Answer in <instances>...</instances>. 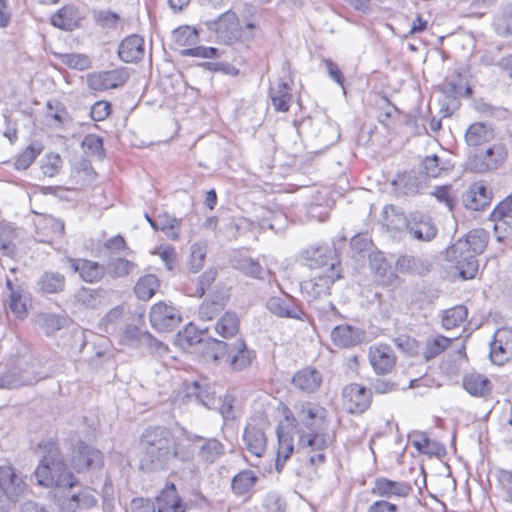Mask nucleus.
I'll list each match as a JSON object with an SVG mask.
<instances>
[{
    "label": "nucleus",
    "instance_id": "26",
    "mask_svg": "<svg viewBox=\"0 0 512 512\" xmlns=\"http://www.w3.org/2000/svg\"><path fill=\"white\" fill-rule=\"evenodd\" d=\"M101 459V452L99 450L80 442L77 444L76 454L73 457V464L76 470L83 471L99 467Z\"/></svg>",
    "mask_w": 512,
    "mask_h": 512
},
{
    "label": "nucleus",
    "instance_id": "6",
    "mask_svg": "<svg viewBox=\"0 0 512 512\" xmlns=\"http://www.w3.org/2000/svg\"><path fill=\"white\" fill-rule=\"evenodd\" d=\"M205 26L224 44L234 43L241 35L238 17L230 10L222 13L217 19L206 21Z\"/></svg>",
    "mask_w": 512,
    "mask_h": 512
},
{
    "label": "nucleus",
    "instance_id": "11",
    "mask_svg": "<svg viewBox=\"0 0 512 512\" xmlns=\"http://www.w3.org/2000/svg\"><path fill=\"white\" fill-rule=\"evenodd\" d=\"M343 399L347 410L352 414L365 412L371 403L372 393L366 387L351 383L343 389Z\"/></svg>",
    "mask_w": 512,
    "mask_h": 512
},
{
    "label": "nucleus",
    "instance_id": "63",
    "mask_svg": "<svg viewBox=\"0 0 512 512\" xmlns=\"http://www.w3.org/2000/svg\"><path fill=\"white\" fill-rule=\"evenodd\" d=\"M82 146L86 148L92 155L101 158L104 154L103 141L100 137L89 134L82 141Z\"/></svg>",
    "mask_w": 512,
    "mask_h": 512
},
{
    "label": "nucleus",
    "instance_id": "50",
    "mask_svg": "<svg viewBox=\"0 0 512 512\" xmlns=\"http://www.w3.org/2000/svg\"><path fill=\"white\" fill-rule=\"evenodd\" d=\"M27 301V294L23 289L12 291L9 294L8 306L17 317L24 318L27 314Z\"/></svg>",
    "mask_w": 512,
    "mask_h": 512
},
{
    "label": "nucleus",
    "instance_id": "19",
    "mask_svg": "<svg viewBox=\"0 0 512 512\" xmlns=\"http://www.w3.org/2000/svg\"><path fill=\"white\" fill-rule=\"evenodd\" d=\"M243 441L247 451L256 457H262L267 449V436L260 425L249 423L244 429Z\"/></svg>",
    "mask_w": 512,
    "mask_h": 512
},
{
    "label": "nucleus",
    "instance_id": "59",
    "mask_svg": "<svg viewBox=\"0 0 512 512\" xmlns=\"http://www.w3.org/2000/svg\"><path fill=\"white\" fill-rule=\"evenodd\" d=\"M511 355L512 352H508V350H506V346L498 343L497 340L493 338V341L490 344V358L493 363L502 365Z\"/></svg>",
    "mask_w": 512,
    "mask_h": 512
},
{
    "label": "nucleus",
    "instance_id": "3",
    "mask_svg": "<svg viewBox=\"0 0 512 512\" xmlns=\"http://www.w3.org/2000/svg\"><path fill=\"white\" fill-rule=\"evenodd\" d=\"M339 278V271L319 272L301 283L303 297L320 314L334 315L336 308L329 299L330 288L335 280Z\"/></svg>",
    "mask_w": 512,
    "mask_h": 512
},
{
    "label": "nucleus",
    "instance_id": "16",
    "mask_svg": "<svg viewBox=\"0 0 512 512\" xmlns=\"http://www.w3.org/2000/svg\"><path fill=\"white\" fill-rule=\"evenodd\" d=\"M326 410L312 403H302L297 411L298 421L308 432L322 431L324 429Z\"/></svg>",
    "mask_w": 512,
    "mask_h": 512
},
{
    "label": "nucleus",
    "instance_id": "29",
    "mask_svg": "<svg viewBox=\"0 0 512 512\" xmlns=\"http://www.w3.org/2000/svg\"><path fill=\"white\" fill-rule=\"evenodd\" d=\"M198 342L201 345V353L207 360L213 362L223 360L226 362L229 342L215 338L200 339Z\"/></svg>",
    "mask_w": 512,
    "mask_h": 512
},
{
    "label": "nucleus",
    "instance_id": "23",
    "mask_svg": "<svg viewBox=\"0 0 512 512\" xmlns=\"http://www.w3.org/2000/svg\"><path fill=\"white\" fill-rule=\"evenodd\" d=\"M186 505L173 483L167 484L156 497V512H185Z\"/></svg>",
    "mask_w": 512,
    "mask_h": 512
},
{
    "label": "nucleus",
    "instance_id": "48",
    "mask_svg": "<svg viewBox=\"0 0 512 512\" xmlns=\"http://www.w3.org/2000/svg\"><path fill=\"white\" fill-rule=\"evenodd\" d=\"M37 381L38 379L35 376L27 372L21 374L11 372L6 374L2 378L1 387H5L8 389H16L25 385H33Z\"/></svg>",
    "mask_w": 512,
    "mask_h": 512
},
{
    "label": "nucleus",
    "instance_id": "15",
    "mask_svg": "<svg viewBox=\"0 0 512 512\" xmlns=\"http://www.w3.org/2000/svg\"><path fill=\"white\" fill-rule=\"evenodd\" d=\"M371 492L373 495L382 498L396 499L407 497L412 492V487L404 481H393L379 477L375 480Z\"/></svg>",
    "mask_w": 512,
    "mask_h": 512
},
{
    "label": "nucleus",
    "instance_id": "53",
    "mask_svg": "<svg viewBox=\"0 0 512 512\" xmlns=\"http://www.w3.org/2000/svg\"><path fill=\"white\" fill-rule=\"evenodd\" d=\"M61 61L69 68L83 71L91 66V61L84 54L67 53L61 55Z\"/></svg>",
    "mask_w": 512,
    "mask_h": 512
},
{
    "label": "nucleus",
    "instance_id": "54",
    "mask_svg": "<svg viewBox=\"0 0 512 512\" xmlns=\"http://www.w3.org/2000/svg\"><path fill=\"white\" fill-rule=\"evenodd\" d=\"M224 308V303L220 300L204 301L199 306V318L203 321L212 320Z\"/></svg>",
    "mask_w": 512,
    "mask_h": 512
},
{
    "label": "nucleus",
    "instance_id": "57",
    "mask_svg": "<svg viewBox=\"0 0 512 512\" xmlns=\"http://www.w3.org/2000/svg\"><path fill=\"white\" fill-rule=\"evenodd\" d=\"M138 348H141L148 353L166 352L168 350L166 345H164L161 341L156 339L151 333L147 331H145L142 335V339H140V345Z\"/></svg>",
    "mask_w": 512,
    "mask_h": 512
},
{
    "label": "nucleus",
    "instance_id": "55",
    "mask_svg": "<svg viewBox=\"0 0 512 512\" xmlns=\"http://www.w3.org/2000/svg\"><path fill=\"white\" fill-rule=\"evenodd\" d=\"M187 397H194L199 403L204 405L207 408H211L213 404L214 398L210 395L206 390L201 389L200 385L197 382H193L192 384L186 387Z\"/></svg>",
    "mask_w": 512,
    "mask_h": 512
},
{
    "label": "nucleus",
    "instance_id": "37",
    "mask_svg": "<svg viewBox=\"0 0 512 512\" xmlns=\"http://www.w3.org/2000/svg\"><path fill=\"white\" fill-rule=\"evenodd\" d=\"M195 439L203 441L199 446L198 456L206 463H214L224 453V445L215 438L202 439L199 436H195Z\"/></svg>",
    "mask_w": 512,
    "mask_h": 512
},
{
    "label": "nucleus",
    "instance_id": "10",
    "mask_svg": "<svg viewBox=\"0 0 512 512\" xmlns=\"http://www.w3.org/2000/svg\"><path fill=\"white\" fill-rule=\"evenodd\" d=\"M128 78V73L124 69H114L89 73L86 82L90 90L102 92L123 86Z\"/></svg>",
    "mask_w": 512,
    "mask_h": 512
},
{
    "label": "nucleus",
    "instance_id": "45",
    "mask_svg": "<svg viewBox=\"0 0 512 512\" xmlns=\"http://www.w3.org/2000/svg\"><path fill=\"white\" fill-rule=\"evenodd\" d=\"M235 268L243 272L245 275L262 279L265 274V269L259 262L251 257H241L235 261Z\"/></svg>",
    "mask_w": 512,
    "mask_h": 512
},
{
    "label": "nucleus",
    "instance_id": "36",
    "mask_svg": "<svg viewBox=\"0 0 512 512\" xmlns=\"http://www.w3.org/2000/svg\"><path fill=\"white\" fill-rule=\"evenodd\" d=\"M383 224L387 229L391 231H402L408 230L409 214L398 211L395 206L387 205L384 207L383 212Z\"/></svg>",
    "mask_w": 512,
    "mask_h": 512
},
{
    "label": "nucleus",
    "instance_id": "52",
    "mask_svg": "<svg viewBox=\"0 0 512 512\" xmlns=\"http://www.w3.org/2000/svg\"><path fill=\"white\" fill-rule=\"evenodd\" d=\"M173 39L179 46L193 45L198 41V31L191 26H181L173 31Z\"/></svg>",
    "mask_w": 512,
    "mask_h": 512
},
{
    "label": "nucleus",
    "instance_id": "2",
    "mask_svg": "<svg viewBox=\"0 0 512 512\" xmlns=\"http://www.w3.org/2000/svg\"><path fill=\"white\" fill-rule=\"evenodd\" d=\"M42 448V445L39 446ZM46 454L35 470L39 485L44 487L71 488L75 484L74 475L68 471L57 446L50 442L43 446Z\"/></svg>",
    "mask_w": 512,
    "mask_h": 512
},
{
    "label": "nucleus",
    "instance_id": "12",
    "mask_svg": "<svg viewBox=\"0 0 512 512\" xmlns=\"http://www.w3.org/2000/svg\"><path fill=\"white\" fill-rule=\"evenodd\" d=\"M506 155V150L502 145L497 144L487 147L484 150L477 151L473 155L471 168L478 173L496 169Z\"/></svg>",
    "mask_w": 512,
    "mask_h": 512
},
{
    "label": "nucleus",
    "instance_id": "21",
    "mask_svg": "<svg viewBox=\"0 0 512 512\" xmlns=\"http://www.w3.org/2000/svg\"><path fill=\"white\" fill-rule=\"evenodd\" d=\"M462 386L471 396L482 399H488L493 389L491 381L477 372L465 374L462 379Z\"/></svg>",
    "mask_w": 512,
    "mask_h": 512
},
{
    "label": "nucleus",
    "instance_id": "25",
    "mask_svg": "<svg viewBox=\"0 0 512 512\" xmlns=\"http://www.w3.org/2000/svg\"><path fill=\"white\" fill-rule=\"evenodd\" d=\"M331 339L338 347H353L362 342L364 332L351 325H339L331 331Z\"/></svg>",
    "mask_w": 512,
    "mask_h": 512
},
{
    "label": "nucleus",
    "instance_id": "47",
    "mask_svg": "<svg viewBox=\"0 0 512 512\" xmlns=\"http://www.w3.org/2000/svg\"><path fill=\"white\" fill-rule=\"evenodd\" d=\"M450 343L451 339L442 335H438L433 339H428L422 352V356L426 361H429L442 353Z\"/></svg>",
    "mask_w": 512,
    "mask_h": 512
},
{
    "label": "nucleus",
    "instance_id": "33",
    "mask_svg": "<svg viewBox=\"0 0 512 512\" xmlns=\"http://www.w3.org/2000/svg\"><path fill=\"white\" fill-rule=\"evenodd\" d=\"M422 167L426 176L437 178L447 175L453 165L448 159H442L438 155L432 154L423 159Z\"/></svg>",
    "mask_w": 512,
    "mask_h": 512
},
{
    "label": "nucleus",
    "instance_id": "8",
    "mask_svg": "<svg viewBox=\"0 0 512 512\" xmlns=\"http://www.w3.org/2000/svg\"><path fill=\"white\" fill-rule=\"evenodd\" d=\"M149 320L156 331L170 332L181 323L182 315L174 306L165 302H158L151 307Z\"/></svg>",
    "mask_w": 512,
    "mask_h": 512
},
{
    "label": "nucleus",
    "instance_id": "34",
    "mask_svg": "<svg viewBox=\"0 0 512 512\" xmlns=\"http://www.w3.org/2000/svg\"><path fill=\"white\" fill-rule=\"evenodd\" d=\"M494 137L491 127L484 123H474L469 126L465 133V140L469 146L478 147L488 143Z\"/></svg>",
    "mask_w": 512,
    "mask_h": 512
},
{
    "label": "nucleus",
    "instance_id": "58",
    "mask_svg": "<svg viewBox=\"0 0 512 512\" xmlns=\"http://www.w3.org/2000/svg\"><path fill=\"white\" fill-rule=\"evenodd\" d=\"M144 332L145 331L139 330L136 326L128 325L123 331L120 341L126 346L138 348Z\"/></svg>",
    "mask_w": 512,
    "mask_h": 512
},
{
    "label": "nucleus",
    "instance_id": "60",
    "mask_svg": "<svg viewBox=\"0 0 512 512\" xmlns=\"http://www.w3.org/2000/svg\"><path fill=\"white\" fill-rule=\"evenodd\" d=\"M431 194L438 202L443 203L449 210H452L455 204V196L452 193L451 186H437Z\"/></svg>",
    "mask_w": 512,
    "mask_h": 512
},
{
    "label": "nucleus",
    "instance_id": "31",
    "mask_svg": "<svg viewBox=\"0 0 512 512\" xmlns=\"http://www.w3.org/2000/svg\"><path fill=\"white\" fill-rule=\"evenodd\" d=\"M278 449L275 460V468L277 472H281L286 461L291 457L294 451L293 438L280 427L277 428Z\"/></svg>",
    "mask_w": 512,
    "mask_h": 512
},
{
    "label": "nucleus",
    "instance_id": "40",
    "mask_svg": "<svg viewBox=\"0 0 512 512\" xmlns=\"http://www.w3.org/2000/svg\"><path fill=\"white\" fill-rule=\"evenodd\" d=\"M290 88L284 82L278 83L277 87L270 88V96L275 110L287 112L290 108L292 94Z\"/></svg>",
    "mask_w": 512,
    "mask_h": 512
},
{
    "label": "nucleus",
    "instance_id": "18",
    "mask_svg": "<svg viewBox=\"0 0 512 512\" xmlns=\"http://www.w3.org/2000/svg\"><path fill=\"white\" fill-rule=\"evenodd\" d=\"M266 308L280 318H292L302 320L303 311L296 304L295 300L286 295L285 297H270L266 302Z\"/></svg>",
    "mask_w": 512,
    "mask_h": 512
},
{
    "label": "nucleus",
    "instance_id": "22",
    "mask_svg": "<svg viewBox=\"0 0 512 512\" xmlns=\"http://www.w3.org/2000/svg\"><path fill=\"white\" fill-rule=\"evenodd\" d=\"M322 375L312 367H305L297 371L292 377V384L303 393H315L321 386Z\"/></svg>",
    "mask_w": 512,
    "mask_h": 512
},
{
    "label": "nucleus",
    "instance_id": "28",
    "mask_svg": "<svg viewBox=\"0 0 512 512\" xmlns=\"http://www.w3.org/2000/svg\"><path fill=\"white\" fill-rule=\"evenodd\" d=\"M369 266L382 284L390 285L395 281L396 274L382 252H373L369 255Z\"/></svg>",
    "mask_w": 512,
    "mask_h": 512
},
{
    "label": "nucleus",
    "instance_id": "38",
    "mask_svg": "<svg viewBox=\"0 0 512 512\" xmlns=\"http://www.w3.org/2000/svg\"><path fill=\"white\" fill-rule=\"evenodd\" d=\"M154 230H161L171 240L179 236L180 220L167 213L159 214L152 223Z\"/></svg>",
    "mask_w": 512,
    "mask_h": 512
},
{
    "label": "nucleus",
    "instance_id": "14",
    "mask_svg": "<svg viewBox=\"0 0 512 512\" xmlns=\"http://www.w3.org/2000/svg\"><path fill=\"white\" fill-rule=\"evenodd\" d=\"M254 352L248 349L244 340L237 338L229 342L226 363L234 371H242L252 364Z\"/></svg>",
    "mask_w": 512,
    "mask_h": 512
},
{
    "label": "nucleus",
    "instance_id": "46",
    "mask_svg": "<svg viewBox=\"0 0 512 512\" xmlns=\"http://www.w3.org/2000/svg\"><path fill=\"white\" fill-rule=\"evenodd\" d=\"M16 237L17 232L11 225L0 223V251L3 255L12 256L15 253L13 240Z\"/></svg>",
    "mask_w": 512,
    "mask_h": 512
},
{
    "label": "nucleus",
    "instance_id": "49",
    "mask_svg": "<svg viewBox=\"0 0 512 512\" xmlns=\"http://www.w3.org/2000/svg\"><path fill=\"white\" fill-rule=\"evenodd\" d=\"M42 327L46 334H53L68 326L70 320L66 315L47 313L41 316Z\"/></svg>",
    "mask_w": 512,
    "mask_h": 512
},
{
    "label": "nucleus",
    "instance_id": "4",
    "mask_svg": "<svg viewBox=\"0 0 512 512\" xmlns=\"http://www.w3.org/2000/svg\"><path fill=\"white\" fill-rule=\"evenodd\" d=\"M26 483L11 466L0 467V512H8L11 505L20 500Z\"/></svg>",
    "mask_w": 512,
    "mask_h": 512
},
{
    "label": "nucleus",
    "instance_id": "61",
    "mask_svg": "<svg viewBox=\"0 0 512 512\" xmlns=\"http://www.w3.org/2000/svg\"><path fill=\"white\" fill-rule=\"evenodd\" d=\"M496 31L502 36H512V8H507L495 21Z\"/></svg>",
    "mask_w": 512,
    "mask_h": 512
},
{
    "label": "nucleus",
    "instance_id": "35",
    "mask_svg": "<svg viewBox=\"0 0 512 512\" xmlns=\"http://www.w3.org/2000/svg\"><path fill=\"white\" fill-rule=\"evenodd\" d=\"M258 481V476L252 470H242L237 473L231 481V489L237 496H244L251 493L254 485Z\"/></svg>",
    "mask_w": 512,
    "mask_h": 512
},
{
    "label": "nucleus",
    "instance_id": "44",
    "mask_svg": "<svg viewBox=\"0 0 512 512\" xmlns=\"http://www.w3.org/2000/svg\"><path fill=\"white\" fill-rule=\"evenodd\" d=\"M137 265L124 258H115L108 262L107 272L112 278H122L131 274Z\"/></svg>",
    "mask_w": 512,
    "mask_h": 512
},
{
    "label": "nucleus",
    "instance_id": "9",
    "mask_svg": "<svg viewBox=\"0 0 512 512\" xmlns=\"http://www.w3.org/2000/svg\"><path fill=\"white\" fill-rule=\"evenodd\" d=\"M489 241V232L484 229L471 230L464 239H459L446 250L445 256L455 258L467 251L476 255L484 252Z\"/></svg>",
    "mask_w": 512,
    "mask_h": 512
},
{
    "label": "nucleus",
    "instance_id": "7",
    "mask_svg": "<svg viewBox=\"0 0 512 512\" xmlns=\"http://www.w3.org/2000/svg\"><path fill=\"white\" fill-rule=\"evenodd\" d=\"M306 264L310 269L320 272L339 271V259L333 245L311 246L302 253Z\"/></svg>",
    "mask_w": 512,
    "mask_h": 512
},
{
    "label": "nucleus",
    "instance_id": "62",
    "mask_svg": "<svg viewBox=\"0 0 512 512\" xmlns=\"http://www.w3.org/2000/svg\"><path fill=\"white\" fill-rule=\"evenodd\" d=\"M266 512H285L284 500L275 492L268 493L263 501Z\"/></svg>",
    "mask_w": 512,
    "mask_h": 512
},
{
    "label": "nucleus",
    "instance_id": "64",
    "mask_svg": "<svg viewBox=\"0 0 512 512\" xmlns=\"http://www.w3.org/2000/svg\"><path fill=\"white\" fill-rule=\"evenodd\" d=\"M51 23L57 28L71 30L73 23L70 10L68 8L60 9L52 16Z\"/></svg>",
    "mask_w": 512,
    "mask_h": 512
},
{
    "label": "nucleus",
    "instance_id": "30",
    "mask_svg": "<svg viewBox=\"0 0 512 512\" xmlns=\"http://www.w3.org/2000/svg\"><path fill=\"white\" fill-rule=\"evenodd\" d=\"M66 284L65 276L59 272H44L37 280V286L43 294H56L64 291Z\"/></svg>",
    "mask_w": 512,
    "mask_h": 512
},
{
    "label": "nucleus",
    "instance_id": "17",
    "mask_svg": "<svg viewBox=\"0 0 512 512\" xmlns=\"http://www.w3.org/2000/svg\"><path fill=\"white\" fill-rule=\"evenodd\" d=\"M369 362L377 374H387L393 369L396 356L390 346L374 345L369 349Z\"/></svg>",
    "mask_w": 512,
    "mask_h": 512
},
{
    "label": "nucleus",
    "instance_id": "43",
    "mask_svg": "<svg viewBox=\"0 0 512 512\" xmlns=\"http://www.w3.org/2000/svg\"><path fill=\"white\" fill-rule=\"evenodd\" d=\"M467 308L463 305L454 306L446 310L442 317V326L449 330L460 326L467 318Z\"/></svg>",
    "mask_w": 512,
    "mask_h": 512
},
{
    "label": "nucleus",
    "instance_id": "20",
    "mask_svg": "<svg viewBox=\"0 0 512 512\" xmlns=\"http://www.w3.org/2000/svg\"><path fill=\"white\" fill-rule=\"evenodd\" d=\"M491 191L484 183L476 182L463 194L462 202L467 209L478 211L490 205Z\"/></svg>",
    "mask_w": 512,
    "mask_h": 512
},
{
    "label": "nucleus",
    "instance_id": "27",
    "mask_svg": "<svg viewBox=\"0 0 512 512\" xmlns=\"http://www.w3.org/2000/svg\"><path fill=\"white\" fill-rule=\"evenodd\" d=\"M119 58L126 63L140 60L144 55V41L138 35L126 37L119 45Z\"/></svg>",
    "mask_w": 512,
    "mask_h": 512
},
{
    "label": "nucleus",
    "instance_id": "41",
    "mask_svg": "<svg viewBox=\"0 0 512 512\" xmlns=\"http://www.w3.org/2000/svg\"><path fill=\"white\" fill-rule=\"evenodd\" d=\"M158 287V278L153 274H148L136 282L134 292L138 299L147 301L154 296Z\"/></svg>",
    "mask_w": 512,
    "mask_h": 512
},
{
    "label": "nucleus",
    "instance_id": "56",
    "mask_svg": "<svg viewBox=\"0 0 512 512\" xmlns=\"http://www.w3.org/2000/svg\"><path fill=\"white\" fill-rule=\"evenodd\" d=\"M100 295V290L82 287L81 289L78 290L75 297L77 301L82 305L94 308L99 303Z\"/></svg>",
    "mask_w": 512,
    "mask_h": 512
},
{
    "label": "nucleus",
    "instance_id": "1",
    "mask_svg": "<svg viewBox=\"0 0 512 512\" xmlns=\"http://www.w3.org/2000/svg\"><path fill=\"white\" fill-rule=\"evenodd\" d=\"M140 468L145 472H159L169 469L173 460L190 462L195 449L189 442L178 441L164 426L145 429L140 442Z\"/></svg>",
    "mask_w": 512,
    "mask_h": 512
},
{
    "label": "nucleus",
    "instance_id": "5",
    "mask_svg": "<svg viewBox=\"0 0 512 512\" xmlns=\"http://www.w3.org/2000/svg\"><path fill=\"white\" fill-rule=\"evenodd\" d=\"M330 443L329 435L321 431L301 432L298 446L307 454L310 465L316 466L325 462L324 450L328 448Z\"/></svg>",
    "mask_w": 512,
    "mask_h": 512
},
{
    "label": "nucleus",
    "instance_id": "24",
    "mask_svg": "<svg viewBox=\"0 0 512 512\" xmlns=\"http://www.w3.org/2000/svg\"><path fill=\"white\" fill-rule=\"evenodd\" d=\"M70 267L74 272L78 273L80 278L88 283H95L100 281L106 269L98 262L87 259H69Z\"/></svg>",
    "mask_w": 512,
    "mask_h": 512
},
{
    "label": "nucleus",
    "instance_id": "42",
    "mask_svg": "<svg viewBox=\"0 0 512 512\" xmlns=\"http://www.w3.org/2000/svg\"><path fill=\"white\" fill-rule=\"evenodd\" d=\"M124 315V308L116 306L112 308L99 322L100 331L107 334L116 333Z\"/></svg>",
    "mask_w": 512,
    "mask_h": 512
},
{
    "label": "nucleus",
    "instance_id": "39",
    "mask_svg": "<svg viewBox=\"0 0 512 512\" xmlns=\"http://www.w3.org/2000/svg\"><path fill=\"white\" fill-rule=\"evenodd\" d=\"M215 331L225 339L232 338L239 331V318L234 312H226L216 322Z\"/></svg>",
    "mask_w": 512,
    "mask_h": 512
},
{
    "label": "nucleus",
    "instance_id": "51",
    "mask_svg": "<svg viewBox=\"0 0 512 512\" xmlns=\"http://www.w3.org/2000/svg\"><path fill=\"white\" fill-rule=\"evenodd\" d=\"M206 256V245L202 242H196L191 246L189 257V269L196 273L202 269Z\"/></svg>",
    "mask_w": 512,
    "mask_h": 512
},
{
    "label": "nucleus",
    "instance_id": "32",
    "mask_svg": "<svg viewBox=\"0 0 512 512\" xmlns=\"http://www.w3.org/2000/svg\"><path fill=\"white\" fill-rule=\"evenodd\" d=\"M455 258L447 257L448 261L454 262L457 270L459 271V275L463 279H472L476 276L478 272V261L476 259V254L467 251L466 253H462L461 255H455Z\"/></svg>",
    "mask_w": 512,
    "mask_h": 512
},
{
    "label": "nucleus",
    "instance_id": "13",
    "mask_svg": "<svg viewBox=\"0 0 512 512\" xmlns=\"http://www.w3.org/2000/svg\"><path fill=\"white\" fill-rule=\"evenodd\" d=\"M409 235L418 241H431L437 235V227L432 218L420 211L409 213L408 230Z\"/></svg>",
    "mask_w": 512,
    "mask_h": 512
}]
</instances>
